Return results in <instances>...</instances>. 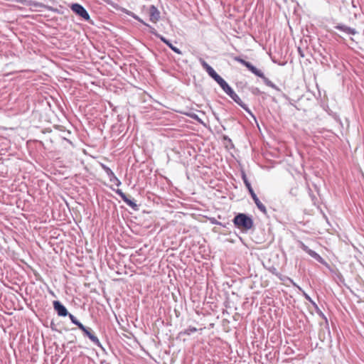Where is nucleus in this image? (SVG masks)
Returning a JSON list of instances; mask_svg holds the SVG:
<instances>
[{"label": "nucleus", "instance_id": "obj_1", "mask_svg": "<svg viewBox=\"0 0 364 364\" xmlns=\"http://www.w3.org/2000/svg\"><path fill=\"white\" fill-rule=\"evenodd\" d=\"M235 60L240 63L242 65L245 66L252 73L255 75L256 76L262 79L264 83L268 86L275 90L276 91L280 92L281 90L278 86H277L274 83H273L270 80L265 77L264 73L259 69H257L255 65H253L250 62L247 61L240 57H235Z\"/></svg>", "mask_w": 364, "mask_h": 364}, {"label": "nucleus", "instance_id": "obj_2", "mask_svg": "<svg viewBox=\"0 0 364 364\" xmlns=\"http://www.w3.org/2000/svg\"><path fill=\"white\" fill-rule=\"evenodd\" d=\"M234 225L244 232H247L254 226L252 216L246 213H237L232 219Z\"/></svg>", "mask_w": 364, "mask_h": 364}, {"label": "nucleus", "instance_id": "obj_3", "mask_svg": "<svg viewBox=\"0 0 364 364\" xmlns=\"http://www.w3.org/2000/svg\"><path fill=\"white\" fill-rule=\"evenodd\" d=\"M222 90L239 106H240L245 112H247L249 114H250L252 117L255 118L251 110L249 109L247 105L245 104L240 97L235 92L232 88L228 85V83L224 80L222 82L219 84Z\"/></svg>", "mask_w": 364, "mask_h": 364}, {"label": "nucleus", "instance_id": "obj_4", "mask_svg": "<svg viewBox=\"0 0 364 364\" xmlns=\"http://www.w3.org/2000/svg\"><path fill=\"white\" fill-rule=\"evenodd\" d=\"M241 177L243 181V183H245L246 188L248 190L249 193L250 194L252 198L253 199L256 206L257 208L264 215H267V211L265 205L259 200L258 197L257 196L256 193H255L250 182L249 181L246 173L245 171H242L241 173Z\"/></svg>", "mask_w": 364, "mask_h": 364}, {"label": "nucleus", "instance_id": "obj_5", "mask_svg": "<svg viewBox=\"0 0 364 364\" xmlns=\"http://www.w3.org/2000/svg\"><path fill=\"white\" fill-rule=\"evenodd\" d=\"M199 62L203 68L208 73L209 76L213 78L218 85L224 80V79L220 75H218L216 71L205 60L200 58Z\"/></svg>", "mask_w": 364, "mask_h": 364}, {"label": "nucleus", "instance_id": "obj_6", "mask_svg": "<svg viewBox=\"0 0 364 364\" xmlns=\"http://www.w3.org/2000/svg\"><path fill=\"white\" fill-rule=\"evenodd\" d=\"M299 246L302 250H304L305 252H306L309 256H311L312 258H314L318 262H319L320 264L325 265L326 267L328 266V263L325 261V259L322 257L320 256V255H318L314 250H312L310 248H309V247L307 245H306L303 242L299 241Z\"/></svg>", "mask_w": 364, "mask_h": 364}, {"label": "nucleus", "instance_id": "obj_7", "mask_svg": "<svg viewBox=\"0 0 364 364\" xmlns=\"http://www.w3.org/2000/svg\"><path fill=\"white\" fill-rule=\"evenodd\" d=\"M70 8L73 13L81 17L83 20L86 21H89L90 20L89 13L82 5L78 3H73L70 6Z\"/></svg>", "mask_w": 364, "mask_h": 364}, {"label": "nucleus", "instance_id": "obj_8", "mask_svg": "<svg viewBox=\"0 0 364 364\" xmlns=\"http://www.w3.org/2000/svg\"><path fill=\"white\" fill-rule=\"evenodd\" d=\"M53 305L58 316L65 317L69 314L67 308L60 301H53Z\"/></svg>", "mask_w": 364, "mask_h": 364}, {"label": "nucleus", "instance_id": "obj_9", "mask_svg": "<svg viewBox=\"0 0 364 364\" xmlns=\"http://www.w3.org/2000/svg\"><path fill=\"white\" fill-rule=\"evenodd\" d=\"M334 28L337 30H339L348 35H352L354 36L358 33V31L355 28L349 27L345 24L343 23H338L334 26Z\"/></svg>", "mask_w": 364, "mask_h": 364}, {"label": "nucleus", "instance_id": "obj_10", "mask_svg": "<svg viewBox=\"0 0 364 364\" xmlns=\"http://www.w3.org/2000/svg\"><path fill=\"white\" fill-rule=\"evenodd\" d=\"M149 20L156 23L160 19V12L159 9L154 6L151 5L149 7Z\"/></svg>", "mask_w": 364, "mask_h": 364}, {"label": "nucleus", "instance_id": "obj_11", "mask_svg": "<svg viewBox=\"0 0 364 364\" xmlns=\"http://www.w3.org/2000/svg\"><path fill=\"white\" fill-rule=\"evenodd\" d=\"M119 11H121L124 14H125L132 17L133 18H134L135 20L138 21L139 22H140L141 23H142L144 26L146 24V23L144 22L140 17H139L134 13H133L131 11L127 10L125 8H122V7L120 6L119 9Z\"/></svg>", "mask_w": 364, "mask_h": 364}, {"label": "nucleus", "instance_id": "obj_12", "mask_svg": "<svg viewBox=\"0 0 364 364\" xmlns=\"http://www.w3.org/2000/svg\"><path fill=\"white\" fill-rule=\"evenodd\" d=\"M161 41L164 43L171 50H173L174 53L177 54H182L181 50L178 48L177 47L174 46L169 40L166 38L164 36L161 38Z\"/></svg>", "mask_w": 364, "mask_h": 364}, {"label": "nucleus", "instance_id": "obj_13", "mask_svg": "<svg viewBox=\"0 0 364 364\" xmlns=\"http://www.w3.org/2000/svg\"><path fill=\"white\" fill-rule=\"evenodd\" d=\"M123 201L129 207H131L134 210H139V205L136 203L134 199H130L127 196L123 200Z\"/></svg>", "mask_w": 364, "mask_h": 364}, {"label": "nucleus", "instance_id": "obj_14", "mask_svg": "<svg viewBox=\"0 0 364 364\" xmlns=\"http://www.w3.org/2000/svg\"><path fill=\"white\" fill-rule=\"evenodd\" d=\"M198 331V329L196 328V327H193V326H189L188 328H187L186 329L183 330V331H181L180 333H179V335L181 336V335H187V336H190L191 335L192 333H194Z\"/></svg>", "mask_w": 364, "mask_h": 364}, {"label": "nucleus", "instance_id": "obj_15", "mask_svg": "<svg viewBox=\"0 0 364 364\" xmlns=\"http://www.w3.org/2000/svg\"><path fill=\"white\" fill-rule=\"evenodd\" d=\"M313 306L314 307L315 309V311L318 314V316L322 318L323 320H325L326 323H328V319L326 318V316L324 315V314L321 311V310L319 309V307L318 306V305L315 303H314V304H312Z\"/></svg>", "mask_w": 364, "mask_h": 364}, {"label": "nucleus", "instance_id": "obj_16", "mask_svg": "<svg viewBox=\"0 0 364 364\" xmlns=\"http://www.w3.org/2000/svg\"><path fill=\"white\" fill-rule=\"evenodd\" d=\"M145 26L148 27V28H149V32H150L151 34H153L154 36H155L156 38H159V39L161 40V38H162V37H163V36H162V35H161V34H159V33L156 31V30L154 27H152L151 25H149V24L146 23V24L145 25Z\"/></svg>", "mask_w": 364, "mask_h": 364}, {"label": "nucleus", "instance_id": "obj_17", "mask_svg": "<svg viewBox=\"0 0 364 364\" xmlns=\"http://www.w3.org/2000/svg\"><path fill=\"white\" fill-rule=\"evenodd\" d=\"M268 270L270 273L277 277L279 279L282 280V274L278 272L277 269L275 267L272 266L269 268H268Z\"/></svg>", "mask_w": 364, "mask_h": 364}, {"label": "nucleus", "instance_id": "obj_18", "mask_svg": "<svg viewBox=\"0 0 364 364\" xmlns=\"http://www.w3.org/2000/svg\"><path fill=\"white\" fill-rule=\"evenodd\" d=\"M89 338L95 345L98 347H102L100 340L93 333H92V334L89 336Z\"/></svg>", "mask_w": 364, "mask_h": 364}, {"label": "nucleus", "instance_id": "obj_19", "mask_svg": "<svg viewBox=\"0 0 364 364\" xmlns=\"http://www.w3.org/2000/svg\"><path fill=\"white\" fill-rule=\"evenodd\" d=\"M68 316H69V318H70V319L71 322H72L73 324L76 325V326L78 327V328H79L82 325H83V324H82L80 321H79L76 318V317H75L74 315H73L72 314H70V313H69V314H68Z\"/></svg>", "mask_w": 364, "mask_h": 364}, {"label": "nucleus", "instance_id": "obj_20", "mask_svg": "<svg viewBox=\"0 0 364 364\" xmlns=\"http://www.w3.org/2000/svg\"><path fill=\"white\" fill-rule=\"evenodd\" d=\"M79 329H80V330L83 332L84 335H85V336L88 337V338H89V336H90L92 334V332L91 328H87V327H86V326H84V325H82V326L79 328Z\"/></svg>", "mask_w": 364, "mask_h": 364}, {"label": "nucleus", "instance_id": "obj_21", "mask_svg": "<svg viewBox=\"0 0 364 364\" xmlns=\"http://www.w3.org/2000/svg\"><path fill=\"white\" fill-rule=\"evenodd\" d=\"M101 167L105 171L108 178H109L114 173L109 167H108L107 165L104 164H101Z\"/></svg>", "mask_w": 364, "mask_h": 364}, {"label": "nucleus", "instance_id": "obj_22", "mask_svg": "<svg viewBox=\"0 0 364 364\" xmlns=\"http://www.w3.org/2000/svg\"><path fill=\"white\" fill-rule=\"evenodd\" d=\"M109 179L110 182L114 183V185L117 186H119L122 184L120 180L115 176L114 173L110 176Z\"/></svg>", "mask_w": 364, "mask_h": 364}, {"label": "nucleus", "instance_id": "obj_23", "mask_svg": "<svg viewBox=\"0 0 364 364\" xmlns=\"http://www.w3.org/2000/svg\"><path fill=\"white\" fill-rule=\"evenodd\" d=\"M105 3H106L107 4L111 6L112 8L117 9V10H119V6L114 3V1H112V0H102Z\"/></svg>", "mask_w": 364, "mask_h": 364}, {"label": "nucleus", "instance_id": "obj_24", "mask_svg": "<svg viewBox=\"0 0 364 364\" xmlns=\"http://www.w3.org/2000/svg\"><path fill=\"white\" fill-rule=\"evenodd\" d=\"M249 90L251 92V93L254 95H259L262 94L261 90L258 87H252Z\"/></svg>", "mask_w": 364, "mask_h": 364}, {"label": "nucleus", "instance_id": "obj_25", "mask_svg": "<svg viewBox=\"0 0 364 364\" xmlns=\"http://www.w3.org/2000/svg\"><path fill=\"white\" fill-rule=\"evenodd\" d=\"M186 115L191 117V119L196 120L199 123H203L201 119L199 118V117L195 113H187Z\"/></svg>", "mask_w": 364, "mask_h": 364}, {"label": "nucleus", "instance_id": "obj_26", "mask_svg": "<svg viewBox=\"0 0 364 364\" xmlns=\"http://www.w3.org/2000/svg\"><path fill=\"white\" fill-rule=\"evenodd\" d=\"M113 191L120 196V198L122 199V200L127 197V195L122 192L121 189H113Z\"/></svg>", "mask_w": 364, "mask_h": 364}, {"label": "nucleus", "instance_id": "obj_27", "mask_svg": "<svg viewBox=\"0 0 364 364\" xmlns=\"http://www.w3.org/2000/svg\"><path fill=\"white\" fill-rule=\"evenodd\" d=\"M289 194L292 196H296L298 195V188L297 187H293L289 191Z\"/></svg>", "mask_w": 364, "mask_h": 364}, {"label": "nucleus", "instance_id": "obj_28", "mask_svg": "<svg viewBox=\"0 0 364 364\" xmlns=\"http://www.w3.org/2000/svg\"><path fill=\"white\" fill-rule=\"evenodd\" d=\"M303 296H304V298L309 301L311 304H314V303H315V301L311 298V296L306 294L305 291H303Z\"/></svg>", "mask_w": 364, "mask_h": 364}, {"label": "nucleus", "instance_id": "obj_29", "mask_svg": "<svg viewBox=\"0 0 364 364\" xmlns=\"http://www.w3.org/2000/svg\"><path fill=\"white\" fill-rule=\"evenodd\" d=\"M217 225L227 229H229V226H231V224L230 223H223L221 222H219L218 223H217Z\"/></svg>", "mask_w": 364, "mask_h": 364}, {"label": "nucleus", "instance_id": "obj_30", "mask_svg": "<svg viewBox=\"0 0 364 364\" xmlns=\"http://www.w3.org/2000/svg\"><path fill=\"white\" fill-rule=\"evenodd\" d=\"M309 196L311 197V200L313 201H314V200H316L317 199L316 197L313 193V192H312V191L311 190L310 188H309Z\"/></svg>", "mask_w": 364, "mask_h": 364}, {"label": "nucleus", "instance_id": "obj_31", "mask_svg": "<svg viewBox=\"0 0 364 364\" xmlns=\"http://www.w3.org/2000/svg\"><path fill=\"white\" fill-rule=\"evenodd\" d=\"M298 53L301 58L305 57L304 52L300 47L298 48Z\"/></svg>", "mask_w": 364, "mask_h": 364}, {"label": "nucleus", "instance_id": "obj_32", "mask_svg": "<svg viewBox=\"0 0 364 364\" xmlns=\"http://www.w3.org/2000/svg\"><path fill=\"white\" fill-rule=\"evenodd\" d=\"M210 221H211V223H213V224H215V225H217V223H219V222H218V221H217L215 218H212V219L210 220Z\"/></svg>", "mask_w": 364, "mask_h": 364}, {"label": "nucleus", "instance_id": "obj_33", "mask_svg": "<svg viewBox=\"0 0 364 364\" xmlns=\"http://www.w3.org/2000/svg\"><path fill=\"white\" fill-rule=\"evenodd\" d=\"M51 328H52V330L55 331V329L52 326H51Z\"/></svg>", "mask_w": 364, "mask_h": 364}]
</instances>
